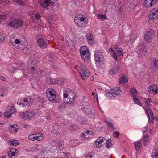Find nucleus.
I'll list each match as a JSON object with an SVG mask.
<instances>
[{
	"label": "nucleus",
	"instance_id": "obj_1",
	"mask_svg": "<svg viewBox=\"0 0 158 158\" xmlns=\"http://www.w3.org/2000/svg\"><path fill=\"white\" fill-rule=\"evenodd\" d=\"M80 54L82 58L86 61L89 57V50L86 46L81 47L80 49Z\"/></svg>",
	"mask_w": 158,
	"mask_h": 158
},
{
	"label": "nucleus",
	"instance_id": "obj_2",
	"mask_svg": "<svg viewBox=\"0 0 158 158\" xmlns=\"http://www.w3.org/2000/svg\"><path fill=\"white\" fill-rule=\"evenodd\" d=\"M46 94L47 98L50 101H54L56 99V93L53 88H48L46 91Z\"/></svg>",
	"mask_w": 158,
	"mask_h": 158
},
{
	"label": "nucleus",
	"instance_id": "obj_3",
	"mask_svg": "<svg viewBox=\"0 0 158 158\" xmlns=\"http://www.w3.org/2000/svg\"><path fill=\"white\" fill-rule=\"evenodd\" d=\"M23 24V21L20 19H14L9 23V25L14 29H17L21 27Z\"/></svg>",
	"mask_w": 158,
	"mask_h": 158
},
{
	"label": "nucleus",
	"instance_id": "obj_4",
	"mask_svg": "<svg viewBox=\"0 0 158 158\" xmlns=\"http://www.w3.org/2000/svg\"><path fill=\"white\" fill-rule=\"evenodd\" d=\"M154 36L155 32L154 31L150 29L148 31L145 32L144 36V39L147 42L149 43L152 41Z\"/></svg>",
	"mask_w": 158,
	"mask_h": 158
},
{
	"label": "nucleus",
	"instance_id": "obj_5",
	"mask_svg": "<svg viewBox=\"0 0 158 158\" xmlns=\"http://www.w3.org/2000/svg\"><path fill=\"white\" fill-rule=\"evenodd\" d=\"M94 56L95 61L98 63L102 62L104 61V57L102 53L100 51L97 50L95 51Z\"/></svg>",
	"mask_w": 158,
	"mask_h": 158
},
{
	"label": "nucleus",
	"instance_id": "obj_6",
	"mask_svg": "<svg viewBox=\"0 0 158 158\" xmlns=\"http://www.w3.org/2000/svg\"><path fill=\"white\" fill-rule=\"evenodd\" d=\"M43 3H40V5L44 8H45V10H48L47 7L48 6H52L54 5V3L51 2V0H41Z\"/></svg>",
	"mask_w": 158,
	"mask_h": 158
},
{
	"label": "nucleus",
	"instance_id": "obj_7",
	"mask_svg": "<svg viewBox=\"0 0 158 158\" xmlns=\"http://www.w3.org/2000/svg\"><path fill=\"white\" fill-rule=\"evenodd\" d=\"M38 62V58L37 55L35 54L31 55L28 61V64H32L35 66Z\"/></svg>",
	"mask_w": 158,
	"mask_h": 158
},
{
	"label": "nucleus",
	"instance_id": "obj_8",
	"mask_svg": "<svg viewBox=\"0 0 158 158\" xmlns=\"http://www.w3.org/2000/svg\"><path fill=\"white\" fill-rule=\"evenodd\" d=\"M28 139L32 141L35 140L40 141L43 139V137L41 136H40L39 134H32L29 135Z\"/></svg>",
	"mask_w": 158,
	"mask_h": 158
},
{
	"label": "nucleus",
	"instance_id": "obj_9",
	"mask_svg": "<svg viewBox=\"0 0 158 158\" xmlns=\"http://www.w3.org/2000/svg\"><path fill=\"white\" fill-rule=\"evenodd\" d=\"M158 0H145L144 2V6L149 8L153 6L156 4Z\"/></svg>",
	"mask_w": 158,
	"mask_h": 158
},
{
	"label": "nucleus",
	"instance_id": "obj_10",
	"mask_svg": "<svg viewBox=\"0 0 158 158\" xmlns=\"http://www.w3.org/2000/svg\"><path fill=\"white\" fill-rule=\"evenodd\" d=\"M23 114V115L21 116V118H22L23 116L24 117H27V119L30 120L31 119L35 116V112L32 111L27 112Z\"/></svg>",
	"mask_w": 158,
	"mask_h": 158
},
{
	"label": "nucleus",
	"instance_id": "obj_11",
	"mask_svg": "<svg viewBox=\"0 0 158 158\" xmlns=\"http://www.w3.org/2000/svg\"><path fill=\"white\" fill-rule=\"evenodd\" d=\"M74 21L77 26L81 27H83L87 24V21L85 20V22H82L78 19H74Z\"/></svg>",
	"mask_w": 158,
	"mask_h": 158
},
{
	"label": "nucleus",
	"instance_id": "obj_12",
	"mask_svg": "<svg viewBox=\"0 0 158 158\" xmlns=\"http://www.w3.org/2000/svg\"><path fill=\"white\" fill-rule=\"evenodd\" d=\"M148 90L150 94L154 92L155 93H158V85L156 84L151 85L148 88Z\"/></svg>",
	"mask_w": 158,
	"mask_h": 158
},
{
	"label": "nucleus",
	"instance_id": "obj_13",
	"mask_svg": "<svg viewBox=\"0 0 158 158\" xmlns=\"http://www.w3.org/2000/svg\"><path fill=\"white\" fill-rule=\"evenodd\" d=\"M37 43L39 46L42 48H47V45L44 40L42 38H39L37 40Z\"/></svg>",
	"mask_w": 158,
	"mask_h": 158
},
{
	"label": "nucleus",
	"instance_id": "obj_14",
	"mask_svg": "<svg viewBox=\"0 0 158 158\" xmlns=\"http://www.w3.org/2000/svg\"><path fill=\"white\" fill-rule=\"evenodd\" d=\"M18 150L15 148H12L10 150H9L8 152V156L12 158V156H14L16 155V154H17L18 153Z\"/></svg>",
	"mask_w": 158,
	"mask_h": 158
},
{
	"label": "nucleus",
	"instance_id": "obj_15",
	"mask_svg": "<svg viewBox=\"0 0 158 158\" xmlns=\"http://www.w3.org/2000/svg\"><path fill=\"white\" fill-rule=\"evenodd\" d=\"M85 106L83 110L86 114H90L91 112V109L90 107V104L86 102L85 103Z\"/></svg>",
	"mask_w": 158,
	"mask_h": 158
},
{
	"label": "nucleus",
	"instance_id": "obj_16",
	"mask_svg": "<svg viewBox=\"0 0 158 158\" xmlns=\"http://www.w3.org/2000/svg\"><path fill=\"white\" fill-rule=\"evenodd\" d=\"M35 66L32 64H28V71L29 73L31 74L36 72V69Z\"/></svg>",
	"mask_w": 158,
	"mask_h": 158
},
{
	"label": "nucleus",
	"instance_id": "obj_17",
	"mask_svg": "<svg viewBox=\"0 0 158 158\" xmlns=\"http://www.w3.org/2000/svg\"><path fill=\"white\" fill-rule=\"evenodd\" d=\"M40 74L43 76H48L50 74V70L44 69L40 70Z\"/></svg>",
	"mask_w": 158,
	"mask_h": 158
},
{
	"label": "nucleus",
	"instance_id": "obj_18",
	"mask_svg": "<svg viewBox=\"0 0 158 158\" xmlns=\"http://www.w3.org/2000/svg\"><path fill=\"white\" fill-rule=\"evenodd\" d=\"M106 97L108 98H110L113 97H116V94L114 93L113 91H108L106 90Z\"/></svg>",
	"mask_w": 158,
	"mask_h": 158
},
{
	"label": "nucleus",
	"instance_id": "obj_19",
	"mask_svg": "<svg viewBox=\"0 0 158 158\" xmlns=\"http://www.w3.org/2000/svg\"><path fill=\"white\" fill-rule=\"evenodd\" d=\"M31 81L33 88H35L38 87V83L36 79H33Z\"/></svg>",
	"mask_w": 158,
	"mask_h": 158
},
{
	"label": "nucleus",
	"instance_id": "obj_20",
	"mask_svg": "<svg viewBox=\"0 0 158 158\" xmlns=\"http://www.w3.org/2000/svg\"><path fill=\"white\" fill-rule=\"evenodd\" d=\"M149 17L150 19H155L158 18V14H157L155 12H152L149 15Z\"/></svg>",
	"mask_w": 158,
	"mask_h": 158
},
{
	"label": "nucleus",
	"instance_id": "obj_21",
	"mask_svg": "<svg viewBox=\"0 0 158 158\" xmlns=\"http://www.w3.org/2000/svg\"><path fill=\"white\" fill-rule=\"evenodd\" d=\"M71 93L73 94V97L72 98H70L69 100H68V99H67V100H65V99H64L63 100V101L65 103H68L69 102V103H72L74 101H75V98L74 96H75V95L74 94L73 92L72 91Z\"/></svg>",
	"mask_w": 158,
	"mask_h": 158
},
{
	"label": "nucleus",
	"instance_id": "obj_22",
	"mask_svg": "<svg viewBox=\"0 0 158 158\" xmlns=\"http://www.w3.org/2000/svg\"><path fill=\"white\" fill-rule=\"evenodd\" d=\"M46 81V82L48 83V84H55L57 83L56 80L53 79L50 77H48Z\"/></svg>",
	"mask_w": 158,
	"mask_h": 158
},
{
	"label": "nucleus",
	"instance_id": "obj_23",
	"mask_svg": "<svg viewBox=\"0 0 158 158\" xmlns=\"http://www.w3.org/2000/svg\"><path fill=\"white\" fill-rule=\"evenodd\" d=\"M152 152V158H158V150L156 148H153Z\"/></svg>",
	"mask_w": 158,
	"mask_h": 158
},
{
	"label": "nucleus",
	"instance_id": "obj_24",
	"mask_svg": "<svg viewBox=\"0 0 158 158\" xmlns=\"http://www.w3.org/2000/svg\"><path fill=\"white\" fill-rule=\"evenodd\" d=\"M134 144L135 146V149L136 151H138L140 149V146L141 145L140 142L138 141L135 142L134 143Z\"/></svg>",
	"mask_w": 158,
	"mask_h": 158
},
{
	"label": "nucleus",
	"instance_id": "obj_25",
	"mask_svg": "<svg viewBox=\"0 0 158 158\" xmlns=\"http://www.w3.org/2000/svg\"><path fill=\"white\" fill-rule=\"evenodd\" d=\"M146 112L148 114L149 118H150V117H153V113L152 110L150 109L149 108L146 109Z\"/></svg>",
	"mask_w": 158,
	"mask_h": 158
},
{
	"label": "nucleus",
	"instance_id": "obj_26",
	"mask_svg": "<svg viewBox=\"0 0 158 158\" xmlns=\"http://www.w3.org/2000/svg\"><path fill=\"white\" fill-rule=\"evenodd\" d=\"M125 75H124L121 78H120L119 79V83H126L127 82L128 80L125 78Z\"/></svg>",
	"mask_w": 158,
	"mask_h": 158
},
{
	"label": "nucleus",
	"instance_id": "obj_27",
	"mask_svg": "<svg viewBox=\"0 0 158 158\" xmlns=\"http://www.w3.org/2000/svg\"><path fill=\"white\" fill-rule=\"evenodd\" d=\"M143 139L144 140L143 145L144 146H146L147 145V143L149 141V138L148 135H146L143 137Z\"/></svg>",
	"mask_w": 158,
	"mask_h": 158
},
{
	"label": "nucleus",
	"instance_id": "obj_28",
	"mask_svg": "<svg viewBox=\"0 0 158 158\" xmlns=\"http://www.w3.org/2000/svg\"><path fill=\"white\" fill-rule=\"evenodd\" d=\"M82 71L83 75L86 77L89 76L90 74V72L88 70H85L84 69H82Z\"/></svg>",
	"mask_w": 158,
	"mask_h": 158
},
{
	"label": "nucleus",
	"instance_id": "obj_29",
	"mask_svg": "<svg viewBox=\"0 0 158 158\" xmlns=\"http://www.w3.org/2000/svg\"><path fill=\"white\" fill-rule=\"evenodd\" d=\"M130 91L131 92V94L133 97L134 96L135 97L136 95L138 94L137 90L135 88H131L130 89Z\"/></svg>",
	"mask_w": 158,
	"mask_h": 158
},
{
	"label": "nucleus",
	"instance_id": "obj_30",
	"mask_svg": "<svg viewBox=\"0 0 158 158\" xmlns=\"http://www.w3.org/2000/svg\"><path fill=\"white\" fill-rule=\"evenodd\" d=\"M112 91L114 92L115 94H116V96L122 92V91L120 89V88L119 87H116L115 89L113 90Z\"/></svg>",
	"mask_w": 158,
	"mask_h": 158
},
{
	"label": "nucleus",
	"instance_id": "obj_31",
	"mask_svg": "<svg viewBox=\"0 0 158 158\" xmlns=\"http://www.w3.org/2000/svg\"><path fill=\"white\" fill-rule=\"evenodd\" d=\"M152 64L155 69H158V60H157L154 58L152 61Z\"/></svg>",
	"mask_w": 158,
	"mask_h": 158
},
{
	"label": "nucleus",
	"instance_id": "obj_32",
	"mask_svg": "<svg viewBox=\"0 0 158 158\" xmlns=\"http://www.w3.org/2000/svg\"><path fill=\"white\" fill-rule=\"evenodd\" d=\"M48 60L49 61L52 62H54V60L55 61L56 57L54 55L50 54L48 56Z\"/></svg>",
	"mask_w": 158,
	"mask_h": 158
},
{
	"label": "nucleus",
	"instance_id": "obj_33",
	"mask_svg": "<svg viewBox=\"0 0 158 158\" xmlns=\"http://www.w3.org/2000/svg\"><path fill=\"white\" fill-rule=\"evenodd\" d=\"M10 143L11 145L14 146L17 145L19 144L18 141L14 139L11 140Z\"/></svg>",
	"mask_w": 158,
	"mask_h": 158
},
{
	"label": "nucleus",
	"instance_id": "obj_34",
	"mask_svg": "<svg viewBox=\"0 0 158 158\" xmlns=\"http://www.w3.org/2000/svg\"><path fill=\"white\" fill-rule=\"evenodd\" d=\"M133 99V101L135 102L136 104H138L140 106H141V103L140 102L139 100L138 99V98H136V97L134 96Z\"/></svg>",
	"mask_w": 158,
	"mask_h": 158
},
{
	"label": "nucleus",
	"instance_id": "obj_35",
	"mask_svg": "<svg viewBox=\"0 0 158 158\" xmlns=\"http://www.w3.org/2000/svg\"><path fill=\"white\" fill-rule=\"evenodd\" d=\"M111 140L110 139H109L107 140L106 141V147L107 148H110V147L111 146Z\"/></svg>",
	"mask_w": 158,
	"mask_h": 158
},
{
	"label": "nucleus",
	"instance_id": "obj_36",
	"mask_svg": "<svg viewBox=\"0 0 158 158\" xmlns=\"http://www.w3.org/2000/svg\"><path fill=\"white\" fill-rule=\"evenodd\" d=\"M8 110L9 109H7V110L4 114V116L5 117L9 118L10 117L12 116V114L10 113L9 111H8Z\"/></svg>",
	"mask_w": 158,
	"mask_h": 158
},
{
	"label": "nucleus",
	"instance_id": "obj_37",
	"mask_svg": "<svg viewBox=\"0 0 158 158\" xmlns=\"http://www.w3.org/2000/svg\"><path fill=\"white\" fill-rule=\"evenodd\" d=\"M97 16L98 18L99 19H105L107 18L105 14L103 15L102 14H98L97 15Z\"/></svg>",
	"mask_w": 158,
	"mask_h": 158
},
{
	"label": "nucleus",
	"instance_id": "obj_38",
	"mask_svg": "<svg viewBox=\"0 0 158 158\" xmlns=\"http://www.w3.org/2000/svg\"><path fill=\"white\" fill-rule=\"evenodd\" d=\"M23 101L24 102H27V104H26V105L27 106H30L32 105L31 102L30 100H29L28 98H25L23 100Z\"/></svg>",
	"mask_w": 158,
	"mask_h": 158
},
{
	"label": "nucleus",
	"instance_id": "obj_39",
	"mask_svg": "<svg viewBox=\"0 0 158 158\" xmlns=\"http://www.w3.org/2000/svg\"><path fill=\"white\" fill-rule=\"evenodd\" d=\"M81 15H77V16L75 17V19H79V20H81V21L82 22H85V18L84 17H80Z\"/></svg>",
	"mask_w": 158,
	"mask_h": 158
},
{
	"label": "nucleus",
	"instance_id": "obj_40",
	"mask_svg": "<svg viewBox=\"0 0 158 158\" xmlns=\"http://www.w3.org/2000/svg\"><path fill=\"white\" fill-rule=\"evenodd\" d=\"M17 3L21 5L22 6H25V3L23 1L21 0H17L16 1Z\"/></svg>",
	"mask_w": 158,
	"mask_h": 158
},
{
	"label": "nucleus",
	"instance_id": "obj_41",
	"mask_svg": "<svg viewBox=\"0 0 158 158\" xmlns=\"http://www.w3.org/2000/svg\"><path fill=\"white\" fill-rule=\"evenodd\" d=\"M58 145L60 148V149L61 150H62L63 148V146L64 145V142L62 141H60L58 143Z\"/></svg>",
	"mask_w": 158,
	"mask_h": 158
},
{
	"label": "nucleus",
	"instance_id": "obj_42",
	"mask_svg": "<svg viewBox=\"0 0 158 158\" xmlns=\"http://www.w3.org/2000/svg\"><path fill=\"white\" fill-rule=\"evenodd\" d=\"M116 52L119 56H120L123 55V51L121 48H120L119 49H118V50H117Z\"/></svg>",
	"mask_w": 158,
	"mask_h": 158
},
{
	"label": "nucleus",
	"instance_id": "obj_43",
	"mask_svg": "<svg viewBox=\"0 0 158 158\" xmlns=\"http://www.w3.org/2000/svg\"><path fill=\"white\" fill-rule=\"evenodd\" d=\"M106 122L107 123V125H108L111 128H114L113 124L109 120L106 121Z\"/></svg>",
	"mask_w": 158,
	"mask_h": 158
},
{
	"label": "nucleus",
	"instance_id": "obj_44",
	"mask_svg": "<svg viewBox=\"0 0 158 158\" xmlns=\"http://www.w3.org/2000/svg\"><path fill=\"white\" fill-rule=\"evenodd\" d=\"M68 91L67 92L66 90H65V92H64L63 97L64 98L63 100L64 99H65V100H66V99L68 97Z\"/></svg>",
	"mask_w": 158,
	"mask_h": 158
},
{
	"label": "nucleus",
	"instance_id": "obj_45",
	"mask_svg": "<svg viewBox=\"0 0 158 158\" xmlns=\"http://www.w3.org/2000/svg\"><path fill=\"white\" fill-rule=\"evenodd\" d=\"M10 110H9L10 111V112L12 114L13 113H14L15 111V108L14 107H10V108L9 109Z\"/></svg>",
	"mask_w": 158,
	"mask_h": 158
},
{
	"label": "nucleus",
	"instance_id": "obj_46",
	"mask_svg": "<svg viewBox=\"0 0 158 158\" xmlns=\"http://www.w3.org/2000/svg\"><path fill=\"white\" fill-rule=\"evenodd\" d=\"M113 54L112 55V57L116 61L118 60L117 54L114 52H113Z\"/></svg>",
	"mask_w": 158,
	"mask_h": 158
},
{
	"label": "nucleus",
	"instance_id": "obj_47",
	"mask_svg": "<svg viewBox=\"0 0 158 158\" xmlns=\"http://www.w3.org/2000/svg\"><path fill=\"white\" fill-rule=\"evenodd\" d=\"M92 133V132L90 131L89 130H87V131H86V132L85 134L83 133L82 134V136H84V137H85L86 136V135H88L89 134H90L91 135V133Z\"/></svg>",
	"mask_w": 158,
	"mask_h": 158
},
{
	"label": "nucleus",
	"instance_id": "obj_48",
	"mask_svg": "<svg viewBox=\"0 0 158 158\" xmlns=\"http://www.w3.org/2000/svg\"><path fill=\"white\" fill-rule=\"evenodd\" d=\"M119 133L118 132L116 131L114 132L113 133V135L114 137L118 138V137Z\"/></svg>",
	"mask_w": 158,
	"mask_h": 158
},
{
	"label": "nucleus",
	"instance_id": "obj_49",
	"mask_svg": "<svg viewBox=\"0 0 158 158\" xmlns=\"http://www.w3.org/2000/svg\"><path fill=\"white\" fill-rule=\"evenodd\" d=\"M109 73L110 74H114L116 73V71L114 69H112L109 71Z\"/></svg>",
	"mask_w": 158,
	"mask_h": 158
},
{
	"label": "nucleus",
	"instance_id": "obj_50",
	"mask_svg": "<svg viewBox=\"0 0 158 158\" xmlns=\"http://www.w3.org/2000/svg\"><path fill=\"white\" fill-rule=\"evenodd\" d=\"M6 19V16L3 15H0V22L2 21V20Z\"/></svg>",
	"mask_w": 158,
	"mask_h": 158
},
{
	"label": "nucleus",
	"instance_id": "obj_51",
	"mask_svg": "<svg viewBox=\"0 0 158 158\" xmlns=\"http://www.w3.org/2000/svg\"><path fill=\"white\" fill-rule=\"evenodd\" d=\"M51 66L52 68L54 69H56L57 68V66L55 63L51 64Z\"/></svg>",
	"mask_w": 158,
	"mask_h": 158
},
{
	"label": "nucleus",
	"instance_id": "obj_52",
	"mask_svg": "<svg viewBox=\"0 0 158 158\" xmlns=\"http://www.w3.org/2000/svg\"><path fill=\"white\" fill-rule=\"evenodd\" d=\"M104 139V138L102 137H100L98 139V140H99L100 142L102 143L103 142V140Z\"/></svg>",
	"mask_w": 158,
	"mask_h": 158
},
{
	"label": "nucleus",
	"instance_id": "obj_53",
	"mask_svg": "<svg viewBox=\"0 0 158 158\" xmlns=\"http://www.w3.org/2000/svg\"><path fill=\"white\" fill-rule=\"evenodd\" d=\"M151 99L149 98H147L145 99V102L147 104V105H149L148 104L149 102H150L151 101Z\"/></svg>",
	"mask_w": 158,
	"mask_h": 158
},
{
	"label": "nucleus",
	"instance_id": "obj_54",
	"mask_svg": "<svg viewBox=\"0 0 158 158\" xmlns=\"http://www.w3.org/2000/svg\"><path fill=\"white\" fill-rule=\"evenodd\" d=\"M35 18L36 19H39L41 17V16L39 14L37 13L35 14Z\"/></svg>",
	"mask_w": 158,
	"mask_h": 158
},
{
	"label": "nucleus",
	"instance_id": "obj_55",
	"mask_svg": "<svg viewBox=\"0 0 158 158\" xmlns=\"http://www.w3.org/2000/svg\"><path fill=\"white\" fill-rule=\"evenodd\" d=\"M15 43L16 44H20L21 42L19 39H16L15 40Z\"/></svg>",
	"mask_w": 158,
	"mask_h": 158
},
{
	"label": "nucleus",
	"instance_id": "obj_56",
	"mask_svg": "<svg viewBox=\"0 0 158 158\" xmlns=\"http://www.w3.org/2000/svg\"><path fill=\"white\" fill-rule=\"evenodd\" d=\"M52 16L53 15L52 13H50L48 15L49 20H51V19L52 18Z\"/></svg>",
	"mask_w": 158,
	"mask_h": 158
},
{
	"label": "nucleus",
	"instance_id": "obj_57",
	"mask_svg": "<svg viewBox=\"0 0 158 158\" xmlns=\"http://www.w3.org/2000/svg\"><path fill=\"white\" fill-rule=\"evenodd\" d=\"M0 79L1 80H2L4 81H6V79L5 77L3 76H0Z\"/></svg>",
	"mask_w": 158,
	"mask_h": 158
},
{
	"label": "nucleus",
	"instance_id": "obj_58",
	"mask_svg": "<svg viewBox=\"0 0 158 158\" xmlns=\"http://www.w3.org/2000/svg\"><path fill=\"white\" fill-rule=\"evenodd\" d=\"M144 130H143V134H144V133H145L146 131H147V129H148V128H147V126H146L145 127H144Z\"/></svg>",
	"mask_w": 158,
	"mask_h": 158
},
{
	"label": "nucleus",
	"instance_id": "obj_59",
	"mask_svg": "<svg viewBox=\"0 0 158 158\" xmlns=\"http://www.w3.org/2000/svg\"><path fill=\"white\" fill-rule=\"evenodd\" d=\"M86 158H91L92 157V155L91 154H88L85 156Z\"/></svg>",
	"mask_w": 158,
	"mask_h": 158
},
{
	"label": "nucleus",
	"instance_id": "obj_60",
	"mask_svg": "<svg viewBox=\"0 0 158 158\" xmlns=\"http://www.w3.org/2000/svg\"><path fill=\"white\" fill-rule=\"evenodd\" d=\"M153 117H150V118H149L151 123H152L153 122Z\"/></svg>",
	"mask_w": 158,
	"mask_h": 158
},
{
	"label": "nucleus",
	"instance_id": "obj_61",
	"mask_svg": "<svg viewBox=\"0 0 158 158\" xmlns=\"http://www.w3.org/2000/svg\"><path fill=\"white\" fill-rule=\"evenodd\" d=\"M1 33H0V34ZM5 39V38L4 36H1L0 35V41H2L3 40Z\"/></svg>",
	"mask_w": 158,
	"mask_h": 158
},
{
	"label": "nucleus",
	"instance_id": "obj_62",
	"mask_svg": "<svg viewBox=\"0 0 158 158\" xmlns=\"http://www.w3.org/2000/svg\"><path fill=\"white\" fill-rule=\"evenodd\" d=\"M114 48L116 49V51L117 50H118V49H119L120 48H118V45L117 44L114 45Z\"/></svg>",
	"mask_w": 158,
	"mask_h": 158
},
{
	"label": "nucleus",
	"instance_id": "obj_63",
	"mask_svg": "<svg viewBox=\"0 0 158 158\" xmlns=\"http://www.w3.org/2000/svg\"><path fill=\"white\" fill-rule=\"evenodd\" d=\"M114 70H115L116 73L119 70V67L117 66L114 69Z\"/></svg>",
	"mask_w": 158,
	"mask_h": 158
},
{
	"label": "nucleus",
	"instance_id": "obj_64",
	"mask_svg": "<svg viewBox=\"0 0 158 158\" xmlns=\"http://www.w3.org/2000/svg\"><path fill=\"white\" fill-rule=\"evenodd\" d=\"M154 10L156 13L158 14V8H155Z\"/></svg>",
	"mask_w": 158,
	"mask_h": 158
}]
</instances>
